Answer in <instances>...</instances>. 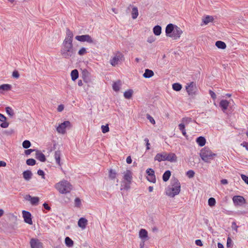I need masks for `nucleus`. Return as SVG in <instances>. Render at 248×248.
<instances>
[{"label": "nucleus", "instance_id": "f257e3e1", "mask_svg": "<svg viewBox=\"0 0 248 248\" xmlns=\"http://www.w3.org/2000/svg\"><path fill=\"white\" fill-rule=\"evenodd\" d=\"M73 34L69 29H66V36L64 39L61 49L62 56L65 59H69L75 53L73 45Z\"/></svg>", "mask_w": 248, "mask_h": 248}, {"label": "nucleus", "instance_id": "f03ea898", "mask_svg": "<svg viewBox=\"0 0 248 248\" xmlns=\"http://www.w3.org/2000/svg\"><path fill=\"white\" fill-rule=\"evenodd\" d=\"M180 190V183L177 179L174 178L171 180L170 184L166 188V194L170 198H173L179 194Z\"/></svg>", "mask_w": 248, "mask_h": 248}, {"label": "nucleus", "instance_id": "7ed1b4c3", "mask_svg": "<svg viewBox=\"0 0 248 248\" xmlns=\"http://www.w3.org/2000/svg\"><path fill=\"white\" fill-rule=\"evenodd\" d=\"M56 188L62 194H66L70 192L72 189V186L66 180H62L55 185Z\"/></svg>", "mask_w": 248, "mask_h": 248}, {"label": "nucleus", "instance_id": "20e7f679", "mask_svg": "<svg viewBox=\"0 0 248 248\" xmlns=\"http://www.w3.org/2000/svg\"><path fill=\"white\" fill-rule=\"evenodd\" d=\"M216 154L213 153L208 148L205 147L202 149L200 153V156L205 162H208L210 160L213 159Z\"/></svg>", "mask_w": 248, "mask_h": 248}, {"label": "nucleus", "instance_id": "39448f33", "mask_svg": "<svg viewBox=\"0 0 248 248\" xmlns=\"http://www.w3.org/2000/svg\"><path fill=\"white\" fill-rule=\"evenodd\" d=\"M124 59V55L120 52L117 51L114 56L110 60V63L113 66L118 64Z\"/></svg>", "mask_w": 248, "mask_h": 248}, {"label": "nucleus", "instance_id": "423d86ee", "mask_svg": "<svg viewBox=\"0 0 248 248\" xmlns=\"http://www.w3.org/2000/svg\"><path fill=\"white\" fill-rule=\"evenodd\" d=\"M71 126V123L68 121H66L57 127V131L59 133L64 134L65 133L66 129H70Z\"/></svg>", "mask_w": 248, "mask_h": 248}, {"label": "nucleus", "instance_id": "0eeeda50", "mask_svg": "<svg viewBox=\"0 0 248 248\" xmlns=\"http://www.w3.org/2000/svg\"><path fill=\"white\" fill-rule=\"evenodd\" d=\"M186 89L189 95L196 94L197 91L196 84L194 82H191L189 84H187V85L186 86Z\"/></svg>", "mask_w": 248, "mask_h": 248}, {"label": "nucleus", "instance_id": "6e6552de", "mask_svg": "<svg viewBox=\"0 0 248 248\" xmlns=\"http://www.w3.org/2000/svg\"><path fill=\"white\" fill-rule=\"evenodd\" d=\"M75 39L80 42H87L90 44L95 43L94 40L88 34L77 35L75 37Z\"/></svg>", "mask_w": 248, "mask_h": 248}, {"label": "nucleus", "instance_id": "1a4fd4ad", "mask_svg": "<svg viewBox=\"0 0 248 248\" xmlns=\"http://www.w3.org/2000/svg\"><path fill=\"white\" fill-rule=\"evenodd\" d=\"M146 173L148 174L147 179L150 182L155 183L156 182L155 171L151 168L146 170Z\"/></svg>", "mask_w": 248, "mask_h": 248}, {"label": "nucleus", "instance_id": "9d476101", "mask_svg": "<svg viewBox=\"0 0 248 248\" xmlns=\"http://www.w3.org/2000/svg\"><path fill=\"white\" fill-rule=\"evenodd\" d=\"M30 243L31 248H43V243L38 239L31 238Z\"/></svg>", "mask_w": 248, "mask_h": 248}, {"label": "nucleus", "instance_id": "9b49d317", "mask_svg": "<svg viewBox=\"0 0 248 248\" xmlns=\"http://www.w3.org/2000/svg\"><path fill=\"white\" fill-rule=\"evenodd\" d=\"M232 201L235 205H241L246 203L245 199L241 196H233Z\"/></svg>", "mask_w": 248, "mask_h": 248}, {"label": "nucleus", "instance_id": "f8f14e48", "mask_svg": "<svg viewBox=\"0 0 248 248\" xmlns=\"http://www.w3.org/2000/svg\"><path fill=\"white\" fill-rule=\"evenodd\" d=\"M22 215L24 221L29 224L31 225L32 221L31 217V214L28 211L23 210L22 211Z\"/></svg>", "mask_w": 248, "mask_h": 248}, {"label": "nucleus", "instance_id": "ddd939ff", "mask_svg": "<svg viewBox=\"0 0 248 248\" xmlns=\"http://www.w3.org/2000/svg\"><path fill=\"white\" fill-rule=\"evenodd\" d=\"M25 199L30 201L32 205H37L39 202V198L38 197H31L30 195H27L25 197Z\"/></svg>", "mask_w": 248, "mask_h": 248}, {"label": "nucleus", "instance_id": "4468645a", "mask_svg": "<svg viewBox=\"0 0 248 248\" xmlns=\"http://www.w3.org/2000/svg\"><path fill=\"white\" fill-rule=\"evenodd\" d=\"M183 31L181 29L175 26L173 33L171 34V37L173 38L174 39H177L180 38Z\"/></svg>", "mask_w": 248, "mask_h": 248}, {"label": "nucleus", "instance_id": "2eb2a0df", "mask_svg": "<svg viewBox=\"0 0 248 248\" xmlns=\"http://www.w3.org/2000/svg\"><path fill=\"white\" fill-rule=\"evenodd\" d=\"M130 8L132 9V11H131L132 18L133 19H135L137 18V17L138 16V15H139L138 8L130 4L127 7V10H129L130 9Z\"/></svg>", "mask_w": 248, "mask_h": 248}, {"label": "nucleus", "instance_id": "dca6fc26", "mask_svg": "<svg viewBox=\"0 0 248 248\" xmlns=\"http://www.w3.org/2000/svg\"><path fill=\"white\" fill-rule=\"evenodd\" d=\"M139 235V237L141 239V240L142 241H147L149 239L148 235V232L144 229H141L140 230Z\"/></svg>", "mask_w": 248, "mask_h": 248}, {"label": "nucleus", "instance_id": "f3484780", "mask_svg": "<svg viewBox=\"0 0 248 248\" xmlns=\"http://www.w3.org/2000/svg\"><path fill=\"white\" fill-rule=\"evenodd\" d=\"M124 182H132V173L130 170H126L124 173Z\"/></svg>", "mask_w": 248, "mask_h": 248}, {"label": "nucleus", "instance_id": "a211bd4d", "mask_svg": "<svg viewBox=\"0 0 248 248\" xmlns=\"http://www.w3.org/2000/svg\"><path fill=\"white\" fill-rule=\"evenodd\" d=\"M175 25H174L172 24H168L166 28V34L167 36H169L171 37V34L173 32V30H174V28Z\"/></svg>", "mask_w": 248, "mask_h": 248}, {"label": "nucleus", "instance_id": "6ab92c4d", "mask_svg": "<svg viewBox=\"0 0 248 248\" xmlns=\"http://www.w3.org/2000/svg\"><path fill=\"white\" fill-rule=\"evenodd\" d=\"M167 153H163L162 154H157L155 157V160H157L159 162H161V161H165L167 160L166 158Z\"/></svg>", "mask_w": 248, "mask_h": 248}, {"label": "nucleus", "instance_id": "aec40b11", "mask_svg": "<svg viewBox=\"0 0 248 248\" xmlns=\"http://www.w3.org/2000/svg\"><path fill=\"white\" fill-rule=\"evenodd\" d=\"M88 223V220L84 217H81L78 221V226L82 229H85Z\"/></svg>", "mask_w": 248, "mask_h": 248}, {"label": "nucleus", "instance_id": "412c9836", "mask_svg": "<svg viewBox=\"0 0 248 248\" xmlns=\"http://www.w3.org/2000/svg\"><path fill=\"white\" fill-rule=\"evenodd\" d=\"M35 157L37 159L41 162H45L46 160L45 155L38 150L36 151Z\"/></svg>", "mask_w": 248, "mask_h": 248}, {"label": "nucleus", "instance_id": "4be33fe9", "mask_svg": "<svg viewBox=\"0 0 248 248\" xmlns=\"http://www.w3.org/2000/svg\"><path fill=\"white\" fill-rule=\"evenodd\" d=\"M167 160L171 162H174L177 161V156L175 154L170 153L169 154H167Z\"/></svg>", "mask_w": 248, "mask_h": 248}, {"label": "nucleus", "instance_id": "5701e85b", "mask_svg": "<svg viewBox=\"0 0 248 248\" xmlns=\"http://www.w3.org/2000/svg\"><path fill=\"white\" fill-rule=\"evenodd\" d=\"M154 75V72L150 69H146L144 73L143 74V77L146 78H149L152 77Z\"/></svg>", "mask_w": 248, "mask_h": 248}, {"label": "nucleus", "instance_id": "b1692460", "mask_svg": "<svg viewBox=\"0 0 248 248\" xmlns=\"http://www.w3.org/2000/svg\"><path fill=\"white\" fill-rule=\"evenodd\" d=\"M32 175V173L31 171L27 170L23 172V177L27 181L30 180Z\"/></svg>", "mask_w": 248, "mask_h": 248}, {"label": "nucleus", "instance_id": "393cba45", "mask_svg": "<svg viewBox=\"0 0 248 248\" xmlns=\"http://www.w3.org/2000/svg\"><path fill=\"white\" fill-rule=\"evenodd\" d=\"M121 85L122 82L120 80H118L117 81L114 82L112 85L113 90L115 92H118L120 90Z\"/></svg>", "mask_w": 248, "mask_h": 248}, {"label": "nucleus", "instance_id": "a878e982", "mask_svg": "<svg viewBox=\"0 0 248 248\" xmlns=\"http://www.w3.org/2000/svg\"><path fill=\"white\" fill-rule=\"evenodd\" d=\"M61 153L60 151H56L55 152L54 157L56 160V163L61 166Z\"/></svg>", "mask_w": 248, "mask_h": 248}, {"label": "nucleus", "instance_id": "bb28decb", "mask_svg": "<svg viewBox=\"0 0 248 248\" xmlns=\"http://www.w3.org/2000/svg\"><path fill=\"white\" fill-rule=\"evenodd\" d=\"M196 142L201 146H203L206 143V140L203 137H199L196 139Z\"/></svg>", "mask_w": 248, "mask_h": 248}, {"label": "nucleus", "instance_id": "cd10ccee", "mask_svg": "<svg viewBox=\"0 0 248 248\" xmlns=\"http://www.w3.org/2000/svg\"><path fill=\"white\" fill-rule=\"evenodd\" d=\"M219 105L220 107L222 108V109L223 111H224L226 110L228 108L229 105V102L226 100H222L220 101Z\"/></svg>", "mask_w": 248, "mask_h": 248}, {"label": "nucleus", "instance_id": "c85d7f7f", "mask_svg": "<svg viewBox=\"0 0 248 248\" xmlns=\"http://www.w3.org/2000/svg\"><path fill=\"white\" fill-rule=\"evenodd\" d=\"M202 20L204 24L207 25L209 22L213 21L214 18L212 16H206Z\"/></svg>", "mask_w": 248, "mask_h": 248}, {"label": "nucleus", "instance_id": "c756f323", "mask_svg": "<svg viewBox=\"0 0 248 248\" xmlns=\"http://www.w3.org/2000/svg\"><path fill=\"white\" fill-rule=\"evenodd\" d=\"M12 86L11 85L8 84H4L0 85V92L2 91H8L11 89Z\"/></svg>", "mask_w": 248, "mask_h": 248}, {"label": "nucleus", "instance_id": "7c9ffc66", "mask_svg": "<svg viewBox=\"0 0 248 248\" xmlns=\"http://www.w3.org/2000/svg\"><path fill=\"white\" fill-rule=\"evenodd\" d=\"M71 76L72 80L75 81L78 78V70L74 69L71 71Z\"/></svg>", "mask_w": 248, "mask_h": 248}, {"label": "nucleus", "instance_id": "2f4dec72", "mask_svg": "<svg viewBox=\"0 0 248 248\" xmlns=\"http://www.w3.org/2000/svg\"><path fill=\"white\" fill-rule=\"evenodd\" d=\"M133 93V91L132 89H129L125 91L124 93V96L126 99H130Z\"/></svg>", "mask_w": 248, "mask_h": 248}, {"label": "nucleus", "instance_id": "473e14b6", "mask_svg": "<svg viewBox=\"0 0 248 248\" xmlns=\"http://www.w3.org/2000/svg\"><path fill=\"white\" fill-rule=\"evenodd\" d=\"M154 33L155 35H159L161 33V27L159 25L155 26L153 28Z\"/></svg>", "mask_w": 248, "mask_h": 248}, {"label": "nucleus", "instance_id": "72a5a7b5", "mask_svg": "<svg viewBox=\"0 0 248 248\" xmlns=\"http://www.w3.org/2000/svg\"><path fill=\"white\" fill-rule=\"evenodd\" d=\"M216 46L218 48L224 49L226 47V44L221 41H217L216 42Z\"/></svg>", "mask_w": 248, "mask_h": 248}, {"label": "nucleus", "instance_id": "f704fd0d", "mask_svg": "<svg viewBox=\"0 0 248 248\" xmlns=\"http://www.w3.org/2000/svg\"><path fill=\"white\" fill-rule=\"evenodd\" d=\"M170 175H171L170 171L169 170L166 171L163 175V177H162L163 180L164 182H167L168 180H169V179L170 176Z\"/></svg>", "mask_w": 248, "mask_h": 248}, {"label": "nucleus", "instance_id": "c9c22d12", "mask_svg": "<svg viewBox=\"0 0 248 248\" xmlns=\"http://www.w3.org/2000/svg\"><path fill=\"white\" fill-rule=\"evenodd\" d=\"M65 245L68 247H72L74 245L73 241L69 237H66L65 238Z\"/></svg>", "mask_w": 248, "mask_h": 248}, {"label": "nucleus", "instance_id": "e433bc0d", "mask_svg": "<svg viewBox=\"0 0 248 248\" xmlns=\"http://www.w3.org/2000/svg\"><path fill=\"white\" fill-rule=\"evenodd\" d=\"M179 130L181 131L182 134L185 137H187L185 129V125L184 124H180L178 125Z\"/></svg>", "mask_w": 248, "mask_h": 248}, {"label": "nucleus", "instance_id": "4c0bfd02", "mask_svg": "<svg viewBox=\"0 0 248 248\" xmlns=\"http://www.w3.org/2000/svg\"><path fill=\"white\" fill-rule=\"evenodd\" d=\"M6 112L10 117H13L15 115L14 110L10 107L5 108Z\"/></svg>", "mask_w": 248, "mask_h": 248}, {"label": "nucleus", "instance_id": "58836bf2", "mask_svg": "<svg viewBox=\"0 0 248 248\" xmlns=\"http://www.w3.org/2000/svg\"><path fill=\"white\" fill-rule=\"evenodd\" d=\"M182 88V85L178 83H175L172 84V89L175 91H180Z\"/></svg>", "mask_w": 248, "mask_h": 248}, {"label": "nucleus", "instance_id": "ea45409f", "mask_svg": "<svg viewBox=\"0 0 248 248\" xmlns=\"http://www.w3.org/2000/svg\"><path fill=\"white\" fill-rule=\"evenodd\" d=\"M22 146L24 148L28 149L31 146V142L28 140H25L23 142Z\"/></svg>", "mask_w": 248, "mask_h": 248}, {"label": "nucleus", "instance_id": "a19ab883", "mask_svg": "<svg viewBox=\"0 0 248 248\" xmlns=\"http://www.w3.org/2000/svg\"><path fill=\"white\" fill-rule=\"evenodd\" d=\"M26 163L29 166H33L36 164V161L33 158H30L26 160Z\"/></svg>", "mask_w": 248, "mask_h": 248}, {"label": "nucleus", "instance_id": "79ce46f5", "mask_svg": "<svg viewBox=\"0 0 248 248\" xmlns=\"http://www.w3.org/2000/svg\"><path fill=\"white\" fill-rule=\"evenodd\" d=\"M109 177L110 179H114L116 177V172L113 170L111 169L110 170H109Z\"/></svg>", "mask_w": 248, "mask_h": 248}, {"label": "nucleus", "instance_id": "37998d69", "mask_svg": "<svg viewBox=\"0 0 248 248\" xmlns=\"http://www.w3.org/2000/svg\"><path fill=\"white\" fill-rule=\"evenodd\" d=\"M216 200L214 198H210L208 200V205L210 206H214L216 204Z\"/></svg>", "mask_w": 248, "mask_h": 248}, {"label": "nucleus", "instance_id": "c03bdc74", "mask_svg": "<svg viewBox=\"0 0 248 248\" xmlns=\"http://www.w3.org/2000/svg\"><path fill=\"white\" fill-rule=\"evenodd\" d=\"M191 121H192V119L191 118H189V117L183 118L182 119V124H188L189 122H191Z\"/></svg>", "mask_w": 248, "mask_h": 248}, {"label": "nucleus", "instance_id": "a18cd8bd", "mask_svg": "<svg viewBox=\"0 0 248 248\" xmlns=\"http://www.w3.org/2000/svg\"><path fill=\"white\" fill-rule=\"evenodd\" d=\"M102 131L103 133H106L109 131V127L108 124L106 125H102L101 126Z\"/></svg>", "mask_w": 248, "mask_h": 248}, {"label": "nucleus", "instance_id": "49530a36", "mask_svg": "<svg viewBox=\"0 0 248 248\" xmlns=\"http://www.w3.org/2000/svg\"><path fill=\"white\" fill-rule=\"evenodd\" d=\"M124 183V189L128 190L130 188V184L131 182H123Z\"/></svg>", "mask_w": 248, "mask_h": 248}, {"label": "nucleus", "instance_id": "de8ad7c7", "mask_svg": "<svg viewBox=\"0 0 248 248\" xmlns=\"http://www.w3.org/2000/svg\"><path fill=\"white\" fill-rule=\"evenodd\" d=\"M195 172L192 170H189L186 172V175L189 178H191L194 177Z\"/></svg>", "mask_w": 248, "mask_h": 248}, {"label": "nucleus", "instance_id": "09e8293b", "mask_svg": "<svg viewBox=\"0 0 248 248\" xmlns=\"http://www.w3.org/2000/svg\"><path fill=\"white\" fill-rule=\"evenodd\" d=\"M87 53L86 49L85 47H82L78 52V54L82 56Z\"/></svg>", "mask_w": 248, "mask_h": 248}, {"label": "nucleus", "instance_id": "8fccbe9b", "mask_svg": "<svg viewBox=\"0 0 248 248\" xmlns=\"http://www.w3.org/2000/svg\"><path fill=\"white\" fill-rule=\"evenodd\" d=\"M146 118L148 120H149L151 123L152 124H155V121L154 119L149 114H147L146 115Z\"/></svg>", "mask_w": 248, "mask_h": 248}, {"label": "nucleus", "instance_id": "3c124183", "mask_svg": "<svg viewBox=\"0 0 248 248\" xmlns=\"http://www.w3.org/2000/svg\"><path fill=\"white\" fill-rule=\"evenodd\" d=\"M75 204L76 206L79 207L81 204L80 199L78 198H76L75 200Z\"/></svg>", "mask_w": 248, "mask_h": 248}, {"label": "nucleus", "instance_id": "603ef678", "mask_svg": "<svg viewBox=\"0 0 248 248\" xmlns=\"http://www.w3.org/2000/svg\"><path fill=\"white\" fill-rule=\"evenodd\" d=\"M241 177L242 179L248 185V176H246L245 174H241Z\"/></svg>", "mask_w": 248, "mask_h": 248}, {"label": "nucleus", "instance_id": "864d4df0", "mask_svg": "<svg viewBox=\"0 0 248 248\" xmlns=\"http://www.w3.org/2000/svg\"><path fill=\"white\" fill-rule=\"evenodd\" d=\"M12 76L13 78H18L19 77V74L17 71L15 70L13 72Z\"/></svg>", "mask_w": 248, "mask_h": 248}, {"label": "nucleus", "instance_id": "5fc2aeb1", "mask_svg": "<svg viewBox=\"0 0 248 248\" xmlns=\"http://www.w3.org/2000/svg\"><path fill=\"white\" fill-rule=\"evenodd\" d=\"M2 122V123L0 124V126L2 128H7L8 127L9 123L8 122H6V121Z\"/></svg>", "mask_w": 248, "mask_h": 248}, {"label": "nucleus", "instance_id": "6e6d98bb", "mask_svg": "<svg viewBox=\"0 0 248 248\" xmlns=\"http://www.w3.org/2000/svg\"><path fill=\"white\" fill-rule=\"evenodd\" d=\"M35 151H36L35 149H27L25 151V154L26 155H30L32 152H33Z\"/></svg>", "mask_w": 248, "mask_h": 248}, {"label": "nucleus", "instance_id": "4d7b16f0", "mask_svg": "<svg viewBox=\"0 0 248 248\" xmlns=\"http://www.w3.org/2000/svg\"><path fill=\"white\" fill-rule=\"evenodd\" d=\"M37 174L41 176L42 178L45 179V173L43 170H39L37 171Z\"/></svg>", "mask_w": 248, "mask_h": 248}, {"label": "nucleus", "instance_id": "13d9d810", "mask_svg": "<svg viewBox=\"0 0 248 248\" xmlns=\"http://www.w3.org/2000/svg\"><path fill=\"white\" fill-rule=\"evenodd\" d=\"M238 226L236 225V223L235 222H233L232 225V230H235L236 232H237V228Z\"/></svg>", "mask_w": 248, "mask_h": 248}, {"label": "nucleus", "instance_id": "bf43d9fd", "mask_svg": "<svg viewBox=\"0 0 248 248\" xmlns=\"http://www.w3.org/2000/svg\"><path fill=\"white\" fill-rule=\"evenodd\" d=\"M209 94L211 95V97L213 99H215L216 98V95L215 93L212 90L209 91Z\"/></svg>", "mask_w": 248, "mask_h": 248}, {"label": "nucleus", "instance_id": "052dcab7", "mask_svg": "<svg viewBox=\"0 0 248 248\" xmlns=\"http://www.w3.org/2000/svg\"><path fill=\"white\" fill-rule=\"evenodd\" d=\"M6 117L2 114L0 113V121L4 122L6 120Z\"/></svg>", "mask_w": 248, "mask_h": 248}, {"label": "nucleus", "instance_id": "680f3d73", "mask_svg": "<svg viewBox=\"0 0 248 248\" xmlns=\"http://www.w3.org/2000/svg\"><path fill=\"white\" fill-rule=\"evenodd\" d=\"M195 244L199 246H202V241L200 239H197L195 241Z\"/></svg>", "mask_w": 248, "mask_h": 248}, {"label": "nucleus", "instance_id": "e2e57ef3", "mask_svg": "<svg viewBox=\"0 0 248 248\" xmlns=\"http://www.w3.org/2000/svg\"><path fill=\"white\" fill-rule=\"evenodd\" d=\"M64 109V106L63 105H60L58 106L57 110L59 112L62 111Z\"/></svg>", "mask_w": 248, "mask_h": 248}, {"label": "nucleus", "instance_id": "0e129e2a", "mask_svg": "<svg viewBox=\"0 0 248 248\" xmlns=\"http://www.w3.org/2000/svg\"><path fill=\"white\" fill-rule=\"evenodd\" d=\"M43 206L47 210H50L51 209L50 207L46 202L43 204Z\"/></svg>", "mask_w": 248, "mask_h": 248}, {"label": "nucleus", "instance_id": "69168bd1", "mask_svg": "<svg viewBox=\"0 0 248 248\" xmlns=\"http://www.w3.org/2000/svg\"><path fill=\"white\" fill-rule=\"evenodd\" d=\"M132 162V159L130 156H128L126 158V163L127 164H131Z\"/></svg>", "mask_w": 248, "mask_h": 248}, {"label": "nucleus", "instance_id": "338daca9", "mask_svg": "<svg viewBox=\"0 0 248 248\" xmlns=\"http://www.w3.org/2000/svg\"><path fill=\"white\" fill-rule=\"evenodd\" d=\"M146 241H142L141 240V242L140 243V248H144V245H145V242Z\"/></svg>", "mask_w": 248, "mask_h": 248}, {"label": "nucleus", "instance_id": "774afa93", "mask_svg": "<svg viewBox=\"0 0 248 248\" xmlns=\"http://www.w3.org/2000/svg\"><path fill=\"white\" fill-rule=\"evenodd\" d=\"M221 183L223 185H226L228 183L227 179H222L221 180Z\"/></svg>", "mask_w": 248, "mask_h": 248}]
</instances>
